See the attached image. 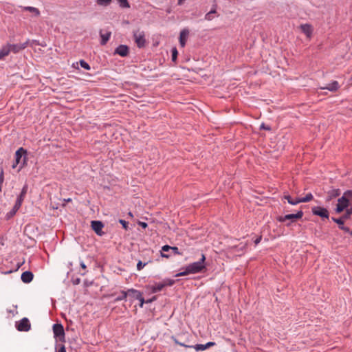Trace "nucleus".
<instances>
[{
  "instance_id": "f257e3e1",
  "label": "nucleus",
  "mask_w": 352,
  "mask_h": 352,
  "mask_svg": "<svg viewBox=\"0 0 352 352\" xmlns=\"http://www.w3.org/2000/svg\"><path fill=\"white\" fill-rule=\"evenodd\" d=\"M205 260L206 257L204 254H202L201 258L199 261L189 264L184 272L177 274L175 276L179 277L186 276L190 274H197L202 272L204 269H206V266L204 265Z\"/></svg>"
},
{
  "instance_id": "f03ea898",
  "label": "nucleus",
  "mask_w": 352,
  "mask_h": 352,
  "mask_svg": "<svg viewBox=\"0 0 352 352\" xmlns=\"http://www.w3.org/2000/svg\"><path fill=\"white\" fill-rule=\"evenodd\" d=\"M27 151L23 148H19L15 153V162L12 164V168H15L17 165L20 164L19 170H21L26 164Z\"/></svg>"
},
{
  "instance_id": "7ed1b4c3",
  "label": "nucleus",
  "mask_w": 352,
  "mask_h": 352,
  "mask_svg": "<svg viewBox=\"0 0 352 352\" xmlns=\"http://www.w3.org/2000/svg\"><path fill=\"white\" fill-rule=\"evenodd\" d=\"M133 38L138 47L142 48L145 46L146 39L144 31L140 30H135L133 32Z\"/></svg>"
},
{
  "instance_id": "20e7f679",
  "label": "nucleus",
  "mask_w": 352,
  "mask_h": 352,
  "mask_svg": "<svg viewBox=\"0 0 352 352\" xmlns=\"http://www.w3.org/2000/svg\"><path fill=\"white\" fill-rule=\"evenodd\" d=\"M302 215L303 212L300 210L298 211L296 214H289L285 216H280L277 219L280 222H285L287 220L290 221L291 222H294L297 219H301Z\"/></svg>"
},
{
  "instance_id": "39448f33",
  "label": "nucleus",
  "mask_w": 352,
  "mask_h": 352,
  "mask_svg": "<svg viewBox=\"0 0 352 352\" xmlns=\"http://www.w3.org/2000/svg\"><path fill=\"white\" fill-rule=\"evenodd\" d=\"M349 198L346 196L345 193H344L343 196L338 199V204L336 206V212L340 213L348 207L349 203Z\"/></svg>"
},
{
  "instance_id": "423d86ee",
  "label": "nucleus",
  "mask_w": 352,
  "mask_h": 352,
  "mask_svg": "<svg viewBox=\"0 0 352 352\" xmlns=\"http://www.w3.org/2000/svg\"><path fill=\"white\" fill-rule=\"evenodd\" d=\"M311 212L313 214L319 216L322 219H329V211L324 208L320 206H314L311 208Z\"/></svg>"
},
{
  "instance_id": "0eeeda50",
  "label": "nucleus",
  "mask_w": 352,
  "mask_h": 352,
  "mask_svg": "<svg viewBox=\"0 0 352 352\" xmlns=\"http://www.w3.org/2000/svg\"><path fill=\"white\" fill-rule=\"evenodd\" d=\"M30 323L27 318H23L16 323V328L20 331H28L30 329Z\"/></svg>"
},
{
  "instance_id": "6e6552de",
  "label": "nucleus",
  "mask_w": 352,
  "mask_h": 352,
  "mask_svg": "<svg viewBox=\"0 0 352 352\" xmlns=\"http://www.w3.org/2000/svg\"><path fill=\"white\" fill-rule=\"evenodd\" d=\"M28 43H29V41H27L23 43L13 44V45L10 44V52H12L14 54L18 53L21 50H23L25 48H26Z\"/></svg>"
},
{
  "instance_id": "1a4fd4ad",
  "label": "nucleus",
  "mask_w": 352,
  "mask_h": 352,
  "mask_svg": "<svg viewBox=\"0 0 352 352\" xmlns=\"http://www.w3.org/2000/svg\"><path fill=\"white\" fill-rule=\"evenodd\" d=\"M340 88L339 82L336 80H333L330 83L327 84L324 87H320V89H327L331 92H336Z\"/></svg>"
},
{
  "instance_id": "9d476101",
  "label": "nucleus",
  "mask_w": 352,
  "mask_h": 352,
  "mask_svg": "<svg viewBox=\"0 0 352 352\" xmlns=\"http://www.w3.org/2000/svg\"><path fill=\"white\" fill-rule=\"evenodd\" d=\"M104 227L102 223L99 221H92L91 228L98 235H102V229Z\"/></svg>"
},
{
  "instance_id": "9b49d317",
  "label": "nucleus",
  "mask_w": 352,
  "mask_h": 352,
  "mask_svg": "<svg viewBox=\"0 0 352 352\" xmlns=\"http://www.w3.org/2000/svg\"><path fill=\"white\" fill-rule=\"evenodd\" d=\"M301 31L307 36V38H311L313 32V27L311 25L306 23L300 26Z\"/></svg>"
},
{
  "instance_id": "f8f14e48",
  "label": "nucleus",
  "mask_w": 352,
  "mask_h": 352,
  "mask_svg": "<svg viewBox=\"0 0 352 352\" xmlns=\"http://www.w3.org/2000/svg\"><path fill=\"white\" fill-rule=\"evenodd\" d=\"M53 332L55 337L64 336L65 332L61 324H54L53 325Z\"/></svg>"
},
{
  "instance_id": "ddd939ff",
  "label": "nucleus",
  "mask_w": 352,
  "mask_h": 352,
  "mask_svg": "<svg viewBox=\"0 0 352 352\" xmlns=\"http://www.w3.org/2000/svg\"><path fill=\"white\" fill-rule=\"evenodd\" d=\"M115 53L124 57L127 56L129 53V47L126 45H120L116 49Z\"/></svg>"
},
{
  "instance_id": "4468645a",
  "label": "nucleus",
  "mask_w": 352,
  "mask_h": 352,
  "mask_svg": "<svg viewBox=\"0 0 352 352\" xmlns=\"http://www.w3.org/2000/svg\"><path fill=\"white\" fill-rule=\"evenodd\" d=\"M24 199H25V196L20 194L16 201V203H15L13 208H12V211L11 212V214L12 215L14 214L17 212V210L21 208Z\"/></svg>"
},
{
  "instance_id": "2eb2a0df",
  "label": "nucleus",
  "mask_w": 352,
  "mask_h": 352,
  "mask_svg": "<svg viewBox=\"0 0 352 352\" xmlns=\"http://www.w3.org/2000/svg\"><path fill=\"white\" fill-rule=\"evenodd\" d=\"M126 296L131 299H138L140 298V296L142 293L140 291H138L134 289H129L126 291Z\"/></svg>"
},
{
  "instance_id": "dca6fc26",
  "label": "nucleus",
  "mask_w": 352,
  "mask_h": 352,
  "mask_svg": "<svg viewBox=\"0 0 352 352\" xmlns=\"http://www.w3.org/2000/svg\"><path fill=\"white\" fill-rule=\"evenodd\" d=\"M23 11L31 12L33 16L37 17L40 16V11L38 8L32 6H20Z\"/></svg>"
},
{
  "instance_id": "f3484780",
  "label": "nucleus",
  "mask_w": 352,
  "mask_h": 352,
  "mask_svg": "<svg viewBox=\"0 0 352 352\" xmlns=\"http://www.w3.org/2000/svg\"><path fill=\"white\" fill-rule=\"evenodd\" d=\"M189 34V31L187 29H184L180 32L179 43L182 47H184L187 38Z\"/></svg>"
},
{
  "instance_id": "a211bd4d",
  "label": "nucleus",
  "mask_w": 352,
  "mask_h": 352,
  "mask_svg": "<svg viewBox=\"0 0 352 352\" xmlns=\"http://www.w3.org/2000/svg\"><path fill=\"white\" fill-rule=\"evenodd\" d=\"M33 279V274L32 272L26 271L21 274V280L25 283H30Z\"/></svg>"
},
{
  "instance_id": "6ab92c4d",
  "label": "nucleus",
  "mask_w": 352,
  "mask_h": 352,
  "mask_svg": "<svg viewBox=\"0 0 352 352\" xmlns=\"http://www.w3.org/2000/svg\"><path fill=\"white\" fill-rule=\"evenodd\" d=\"M111 35V32H107L106 33H103L102 31L101 30L100 32V36L101 38V41H100L101 45H105L107 43V41L109 40Z\"/></svg>"
},
{
  "instance_id": "aec40b11",
  "label": "nucleus",
  "mask_w": 352,
  "mask_h": 352,
  "mask_svg": "<svg viewBox=\"0 0 352 352\" xmlns=\"http://www.w3.org/2000/svg\"><path fill=\"white\" fill-rule=\"evenodd\" d=\"M344 219H344L343 217H341L340 219H336V218L332 217V220L339 225V228L341 230L348 232H349V228L348 227L344 226Z\"/></svg>"
},
{
  "instance_id": "412c9836",
  "label": "nucleus",
  "mask_w": 352,
  "mask_h": 352,
  "mask_svg": "<svg viewBox=\"0 0 352 352\" xmlns=\"http://www.w3.org/2000/svg\"><path fill=\"white\" fill-rule=\"evenodd\" d=\"M10 53V44H7V45L3 46L0 49V60L3 59L4 57L8 56Z\"/></svg>"
},
{
  "instance_id": "4be33fe9",
  "label": "nucleus",
  "mask_w": 352,
  "mask_h": 352,
  "mask_svg": "<svg viewBox=\"0 0 352 352\" xmlns=\"http://www.w3.org/2000/svg\"><path fill=\"white\" fill-rule=\"evenodd\" d=\"M163 288H164V285L161 283H158V284L153 285L152 287L151 291L153 293H156V292L161 291Z\"/></svg>"
},
{
  "instance_id": "5701e85b",
  "label": "nucleus",
  "mask_w": 352,
  "mask_h": 352,
  "mask_svg": "<svg viewBox=\"0 0 352 352\" xmlns=\"http://www.w3.org/2000/svg\"><path fill=\"white\" fill-rule=\"evenodd\" d=\"M172 247L171 246H169L168 245H164L162 248V252H161V256L162 257H165V258H168L169 256L166 254L165 253H164V252H168L170 250H171Z\"/></svg>"
},
{
  "instance_id": "b1692460",
  "label": "nucleus",
  "mask_w": 352,
  "mask_h": 352,
  "mask_svg": "<svg viewBox=\"0 0 352 352\" xmlns=\"http://www.w3.org/2000/svg\"><path fill=\"white\" fill-rule=\"evenodd\" d=\"M127 298L126 291H122L120 294L115 298V302L125 300Z\"/></svg>"
},
{
  "instance_id": "393cba45",
  "label": "nucleus",
  "mask_w": 352,
  "mask_h": 352,
  "mask_svg": "<svg viewBox=\"0 0 352 352\" xmlns=\"http://www.w3.org/2000/svg\"><path fill=\"white\" fill-rule=\"evenodd\" d=\"M216 13L215 10H212L205 15V19L207 21H211L214 19V14Z\"/></svg>"
},
{
  "instance_id": "a878e982",
  "label": "nucleus",
  "mask_w": 352,
  "mask_h": 352,
  "mask_svg": "<svg viewBox=\"0 0 352 352\" xmlns=\"http://www.w3.org/2000/svg\"><path fill=\"white\" fill-rule=\"evenodd\" d=\"M117 1L119 3L120 6L123 8H130V5L128 2V0H117Z\"/></svg>"
},
{
  "instance_id": "bb28decb",
  "label": "nucleus",
  "mask_w": 352,
  "mask_h": 352,
  "mask_svg": "<svg viewBox=\"0 0 352 352\" xmlns=\"http://www.w3.org/2000/svg\"><path fill=\"white\" fill-rule=\"evenodd\" d=\"M112 0H96V3L99 6H107L111 3Z\"/></svg>"
},
{
  "instance_id": "cd10ccee",
  "label": "nucleus",
  "mask_w": 352,
  "mask_h": 352,
  "mask_svg": "<svg viewBox=\"0 0 352 352\" xmlns=\"http://www.w3.org/2000/svg\"><path fill=\"white\" fill-rule=\"evenodd\" d=\"M283 197L284 199H287L288 203L290 204L291 205H296L298 204V201L293 202L294 199L289 195H285Z\"/></svg>"
},
{
  "instance_id": "c85d7f7f",
  "label": "nucleus",
  "mask_w": 352,
  "mask_h": 352,
  "mask_svg": "<svg viewBox=\"0 0 352 352\" xmlns=\"http://www.w3.org/2000/svg\"><path fill=\"white\" fill-rule=\"evenodd\" d=\"M314 198L311 193H308L305 197L300 198L302 203V202H308L311 200H312Z\"/></svg>"
},
{
  "instance_id": "c756f323",
  "label": "nucleus",
  "mask_w": 352,
  "mask_h": 352,
  "mask_svg": "<svg viewBox=\"0 0 352 352\" xmlns=\"http://www.w3.org/2000/svg\"><path fill=\"white\" fill-rule=\"evenodd\" d=\"M162 283L163 284L164 287L166 286H171L175 283V280L171 279H166L164 280Z\"/></svg>"
},
{
  "instance_id": "7c9ffc66",
  "label": "nucleus",
  "mask_w": 352,
  "mask_h": 352,
  "mask_svg": "<svg viewBox=\"0 0 352 352\" xmlns=\"http://www.w3.org/2000/svg\"><path fill=\"white\" fill-rule=\"evenodd\" d=\"M177 54H178V52H177V49L175 47L173 48L172 49V60L173 62L176 61L177 57Z\"/></svg>"
},
{
  "instance_id": "2f4dec72",
  "label": "nucleus",
  "mask_w": 352,
  "mask_h": 352,
  "mask_svg": "<svg viewBox=\"0 0 352 352\" xmlns=\"http://www.w3.org/2000/svg\"><path fill=\"white\" fill-rule=\"evenodd\" d=\"M80 65L82 68H84L87 70L90 69V66L89 65V64L83 60H80Z\"/></svg>"
},
{
  "instance_id": "473e14b6",
  "label": "nucleus",
  "mask_w": 352,
  "mask_h": 352,
  "mask_svg": "<svg viewBox=\"0 0 352 352\" xmlns=\"http://www.w3.org/2000/svg\"><path fill=\"white\" fill-rule=\"evenodd\" d=\"M194 348L197 350V351H204L206 349V344H196Z\"/></svg>"
},
{
  "instance_id": "72a5a7b5",
  "label": "nucleus",
  "mask_w": 352,
  "mask_h": 352,
  "mask_svg": "<svg viewBox=\"0 0 352 352\" xmlns=\"http://www.w3.org/2000/svg\"><path fill=\"white\" fill-rule=\"evenodd\" d=\"M173 340H174L175 343L178 344V345H180L182 346H184V347H187V348H190V347H192V346H189V345H186L184 343H182V342H179L176 338H173Z\"/></svg>"
},
{
  "instance_id": "f704fd0d",
  "label": "nucleus",
  "mask_w": 352,
  "mask_h": 352,
  "mask_svg": "<svg viewBox=\"0 0 352 352\" xmlns=\"http://www.w3.org/2000/svg\"><path fill=\"white\" fill-rule=\"evenodd\" d=\"M351 214H352V208H351L350 209H347L346 214L344 215H343L342 217L344 219H346Z\"/></svg>"
},
{
  "instance_id": "c9c22d12",
  "label": "nucleus",
  "mask_w": 352,
  "mask_h": 352,
  "mask_svg": "<svg viewBox=\"0 0 352 352\" xmlns=\"http://www.w3.org/2000/svg\"><path fill=\"white\" fill-rule=\"evenodd\" d=\"M28 185L27 184L24 185V186L22 188V190L21 192V195L25 197L27 192H28Z\"/></svg>"
},
{
  "instance_id": "e433bc0d",
  "label": "nucleus",
  "mask_w": 352,
  "mask_h": 352,
  "mask_svg": "<svg viewBox=\"0 0 352 352\" xmlns=\"http://www.w3.org/2000/svg\"><path fill=\"white\" fill-rule=\"evenodd\" d=\"M146 265V263H143L142 261H139L137 264V270H141Z\"/></svg>"
},
{
  "instance_id": "4c0bfd02",
  "label": "nucleus",
  "mask_w": 352,
  "mask_h": 352,
  "mask_svg": "<svg viewBox=\"0 0 352 352\" xmlns=\"http://www.w3.org/2000/svg\"><path fill=\"white\" fill-rule=\"evenodd\" d=\"M346 196L349 198V201H352V190H347L345 192Z\"/></svg>"
},
{
  "instance_id": "58836bf2",
  "label": "nucleus",
  "mask_w": 352,
  "mask_h": 352,
  "mask_svg": "<svg viewBox=\"0 0 352 352\" xmlns=\"http://www.w3.org/2000/svg\"><path fill=\"white\" fill-rule=\"evenodd\" d=\"M137 300H138L140 301V307H142L144 304L146 303V301L144 300V298L142 297V294H141L140 298H138Z\"/></svg>"
},
{
  "instance_id": "ea45409f",
  "label": "nucleus",
  "mask_w": 352,
  "mask_h": 352,
  "mask_svg": "<svg viewBox=\"0 0 352 352\" xmlns=\"http://www.w3.org/2000/svg\"><path fill=\"white\" fill-rule=\"evenodd\" d=\"M119 222L122 225V226H123V228H124V229H126V230L127 229V227H128V223H127L126 221L122 220V219H120V220H119Z\"/></svg>"
},
{
  "instance_id": "a19ab883",
  "label": "nucleus",
  "mask_w": 352,
  "mask_h": 352,
  "mask_svg": "<svg viewBox=\"0 0 352 352\" xmlns=\"http://www.w3.org/2000/svg\"><path fill=\"white\" fill-rule=\"evenodd\" d=\"M171 250H173L175 254H180L179 249L177 247H172Z\"/></svg>"
},
{
  "instance_id": "79ce46f5",
  "label": "nucleus",
  "mask_w": 352,
  "mask_h": 352,
  "mask_svg": "<svg viewBox=\"0 0 352 352\" xmlns=\"http://www.w3.org/2000/svg\"><path fill=\"white\" fill-rule=\"evenodd\" d=\"M215 345V342H209L208 343L206 344V349H208L210 348V346H213Z\"/></svg>"
},
{
  "instance_id": "37998d69",
  "label": "nucleus",
  "mask_w": 352,
  "mask_h": 352,
  "mask_svg": "<svg viewBox=\"0 0 352 352\" xmlns=\"http://www.w3.org/2000/svg\"><path fill=\"white\" fill-rule=\"evenodd\" d=\"M58 352H66V349L64 345H63L58 350Z\"/></svg>"
},
{
  "instance_id": "c03bdc74",
  "label": "nucleus",
  "mask_w": 352,
  "mask_h": 352,
  "mask_svg": "<svg viewBox=\"0 0 352 352\" xmlns=\"http://www.w3.org/2000/svg\"><path fill=\"white\" fill-rule=\"evenodd\" d=\"M155 299H156V297H155V296H154L153 298H151V299H149V300H147L146 301V303H150V302H153V300H155Z\"/></svg>"
},
{
  "instance_id": "a18cd8bd",
  "label": "nucleus",
  "mask_w": 352,
  "mask_h": 352,
  "mask_svg": "<svg viewBox=\"0 0 352 352\" xmlns=\"http://www.w3.org/2000/svg\"><path fill=\"white\" fill-rule=\"evenodd\" d=\"M296 201H298V204H299V203H302V201H301V199H300V198H296V199H294L293 202H296Z\"/></svg>"
},
{
  "instance_id": "49530a36",
  "label": "nucleus",
  "mask_w": 352,
  "mask_h": 352,
  "mask_svg": "<svg viewBox=\"0 0 352 352\" xmlns=\"http://www.w3.org/2000/svg\"><path fill=\"white\" fill-rule=\"evenodd\" d=\"M140 224L141 225L142 227H143L144 228L147 227V223H146L140 222Z\"/></svg>"
},
{
  "instance_id": "de8ad7c7",
  "label": "nucleus",
  "mask_w": 352,
  "mask_h": 352,
  "mask_svg": "<svg viewBox=\"0 0 352 352\" xmlns=\"http://www.w3.org/2000/svg\"><path fill=\"white\" fill-rule=\"evenodd\" d=\"M261 240V237H258V238H257V239L254 241L255 244H256V245H257L258 243H260Z\"/></svg>"
},
{
  "instance_id": "09e8293b",
  "label": "nucleus",
  "mask_w": 352,
  "mask_h": 352,
  "mask_svg": "<svg viewBox=\"0 0 352 352\" xmlns=\"http://www.w3.org/2000/svg\"><path fill=\"white\" fill-rule=\"evenodd\" d=\"M80 267L83 269V270H85L86 269V265L85 264L83 263V262H81L80 263Z\"/></svg>"
},
{
  "instance_id": "8fccbe9b",
  "label": "nucleus",
  "mask_w": 352,
  "mask_h": 352,
  "mask_svg": "<svg viewBox=\"0 0 352 352\" xmlns=\"http://www.w3.org/2000/svg\"><path fill=\"white\" fill-rule=\"evenodd\" d=\"M63 201L65 202H71L72 201V199L71 198L64 199Z\"/></svg>"
},
{
  "instance_id": "3c124183",
  "label": "nucleus",
  "mask_w": 352,
  "mask_h": 352,
  "mask_svg": "<svg viewBox=\"0 0 352 352\" xmlns=\"http://www.w3.org/2000/svg\"><path fill=\"white\" fill-rule=\"evenodd\" d=\"M185 0H178V4L182 5Z\"/></svg>"
},
{
  "instance_id": "603ef678",
  "label": "nucleus",
  "mask_w": 352,
  "mask_h": 352,
  "mask_svg": "<svg viewBox=\"0 0 352 352\" xmlns=\"http://www.w3.org/2000/svg\"><path fill=\"white\" fill-rule=\"evenodd\" d=\"M261 128L265 129H267V130H270V127H266V126H264V124H262V125H261Z\"/></svg>"
},
{
  "instance_id": "864d4df0",
  "label": "nucleus",
  "mask_w": 352,
  "mask_h": 352,
  "mask_svg": "<svg viewBox=\"0 0 352 352\" xmlns=\"http://www.w3.org/2000/svg\"><path fill=\"white\" fill-rule=\"evenodd\" d=\"M351 80H352V76H351Z\"/></svg>"
},
{
  "instance_id": "5fc2aeb1",
  "label": "nucleus",
  "mask_w": 352,
  "mask_h": 352,
  "mask_svg": "<svg viewBox=\"0 0 352 352\" xmlns=\"http://www.w3.org/2000/svg\"><path fill=\"white\" fill-rule=\"evenodd\" d=\"M351 234H352V232H351Z\"/></svg>"
}]
</instances>
